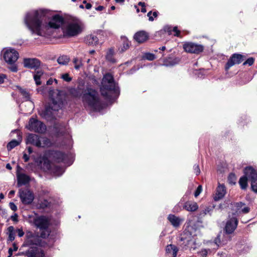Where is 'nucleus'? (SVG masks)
<instances>
[{
    "instance_id": "nucleus-1",
    "label": "nucleus",
    "mask_w": 257,
    "mask_h": 257,
    "mask_svg": "<svg viewBox=\"0 0 257 257\" xmlns=\"http://www.w3.org/2000/svg\"><path fill=\"white\" fill-rule=\"evenodd\" d=\"M51 16V12L46 9L34 10L28 12L25 18V23L31 33L42 36L45 30L58 29L64 22L63 18L59 15Z\"/></svg>"
},
{
    "instance_id": "nucleus-2",
    "label": "nucleus",
    "mask_w": 257,
    "mask_h": 257,
    "mask_svg": "<svg viewBox=\"0 0 257 257\" xmlns=\"http://www.w3.org/2000/svg\"><path fill=\"white\" fill-rule=\"evenodd\" d=\"M100 90L102 96L108 100L113 99L119 95V88L112 74L107 73L103 75Z\"/></svg>"
},
{
    "instance_id": "nucleus-3",
    "label": "nucleus",
    "mask_w": 257,
    "mask_h": 257,
    "mask_svg": "<svg viewBox=\"0 0 257 257\" xmlns=\"http://www.w3.org/2000/svg\"><path fill=\"white\" fill-rule=\"evenodd\" d=\"M50 95L52 102L48 107H46L42 113L43 117L48 120L55 118V112L61 109L64 104V96L61 91H51Z\"/></svg>"
},
{
    "instance_id": "nucleus-4",
    "label": "nucleus",
    "mask_w": 257,
    "mask_h": 257,
    "mask_svg": "<svg viewBox=\"0 0 257 257\" xmlns=\"http://www.w3.org/2000/svg\"><path fill=\"white\" fill-rule=\"evenodd\" d=\"M82 100L85 105H88L95 111H100L103 107L98 92L95 89L87 88L82 93Z\"/></svg>"
},
{
    "instance_id": "nucleus-5",
    "label": "nucleus",
    "mask_w": 257,
    "mask_h": 257,
    "mask_svg": "<svg viewBox=\"0 0 257 257\" xmlns=\"http://www.w3.org/2000/svg\"><path fill=\"white\" fill-rule=\"evenodd\" d=\"M33 223L35 225L41 230V237L46 238L50 235L49 226L50 219L46 216L41 215L33 218Z\"/></svg>"
},
{
    "instance_id": "nucleus-6",
    "label": "nucleus",
    "mask_w": 257,
    "mask_h": 257,
    "mask_svg": "<svg viewBox=\"0 0 257 257\" xmlns=\"http://www.w3.org/2000/svg\"><path fill=\"white\" fill-rule=\"evenodd\" d=\"M41 233L40 235L36 232L31 231H27L25 234V239L20 250L23 248L30 246H40L42 245Z\"/></svg>"
},
{
    "instance_id": "nucleus-7",
    "label": "nucleus",
    "mask_w": 257,
    "mask_h": 257,
    "mask_svg": "<svg viewBox=\"0 0 257 257\" xmlns=\"http://www.w3.org/2000/svg\"><path fill=\"white\" fill-rule=\"evenodd\" d=\"M82 31V24L79 21H74L68 23L63 30L64 36L74 37L78 35Z\"/></svg>"
},
{
    "instance_id": "nucleus-8",
    "label": "nucleus",
    "mask_w": 257,
    "mask_h": 257,
    "mask_svg": "<svg viewBox=\"0 0 257 257\" xmlns=\"http://www.w3.org/2000/svg\"><path fill=\"white\" fill-rule=\"evenodd\" d=\"M50 143L49 139L41 137L37 135L30 134L27 139V144H30L37 147H45Z\"/></svg>"
},
{
    "instance_id": "nucleus-9",
    "label": "nucleus",
    "mask_w": 257,
    "mask_h": 257,
    "mask_svg": "<svg viewBox=\"0 0 257 257\" xmlns=\"http://www.w3.org/2000/svg\"><path fill=\"white\" fill-rule=\"evenodd\" d=\"M27 249L24 248L22 249L20 252V255H24L27 257H43L44 253L42 249L37 247V246H27Z\"/></svg>"
},
{
    "instance_id": "nucleus-10",
    "label": "nucleus",
    "mask_w": 257,
    "mask_h": 257,
    "mask_svg": "<svg viewBox=\"0 0 257 257\" xmlns=\"http://www.w3.org/2000/svg\"><path fill=\"white\" fill-rule=\"evenodd\" d=\"M27 128L31 131L39 133H43L46 130V126L44 123L32 117L29 121Z\"/></svg>"
},
{
    "instance_id": "nucleus-11",
    "label": "nucleus",
    "mask_w": 257,
    "mask_h": 257,
    "mask_svg": "<svg viewBox=\"0 0 257 257\" xmlns=\"http://www.w3.org/2000/svg\"><path fill=\"white\" fill-rule=\"evenodd\" d=\"M19 194L22 202L25 205L31 204L34 199V194L27 189H20Z\"/></svg>"
},
{
    "instance_id": "nucleus-12",
    "label": "nucleus",
    "mask_w": 257,
    "mask_h": 257,
    "mask_svg": "<svg viewBox=\"0 0 257 257\" xmlns=\"http://www.w3.org/2000/svg\"><path fill=\"white\" fill-rule=\"evenodd\" d=\"M246 57L240 54L234 53L232 54L225 65V70L227 71L230 67L235 64H238L241 63Z\"/></svg>"
},
{
    "instance_id": "nucleus-13",
    "label": "nucleus",
    "mask_w": 257,
    "mask_h": 257,
    "mask_svg": "<svg viewBox=\"0 0 257 257\" xmlns=\"http://www.w3.org/2000/svg\"><path fill=\"white\" fill-rule=\"evenodd\" d=\"M19 57V53L14 49H8L4 54V59L8 64L15 63Z\"/></svg>"
},
{
    "instance_id": "nucleus-14",
    "label": "nucleus",
    "mask_w": 257,
    "mask_h": 257,
    "mask_svg": "<svg viewBox=\"0 0 257 257\" xmlns=\"http://www.w3.org/2000/svg\"><path fill=\"white\" fill-rule=\"evenodd\" d=\"M184 50L188 53L199 54L203 50V47L201 45L188 42L183 45Z\"/></svg>"
},
{
    "instance_id": "nucleus-15",
    "label": "nucleus",
    "mask_w": 257,
    "mask_h": 257,
    "mask_svg": "<svg viewBox=\"0 0 257 257\" xmlns=\"http://www.w3.org/2000/svg\"><path fill=\"white\" fill-rule=\"evenodd\" d=\"M238 224V220L236 216L232 215L230 217L229 215L228 219L226 221V225L224 228L225 232L227 234H231L237 227Z\"/></svg>"
},
{
    "instance_id": "nucleus-16",
    "label": "nucleus",
    "mask_w": 257,
    "mask_h": 257,
    "mask_svg": "<svg viewBox=\"0 0 257 257\" xmlns=\"http://www.w3.org/2000/svg\"><path fill=\"white\" fill-rule=\"evenodd\" d=\"M232 205H233V207L234 208V209H232L234 210V212L232 213V215L236 217L240 213L246 214L250 211V208L249 207L245 206L242 208V207L245 205V204L242 202H235L232 204Z\"/></svg>"
},
{
    "instance_id": "nucleus-17",
    "label": "nucleus",
    "mask_w": 257,
    "mask_h": 257,
    "mask_svg": "<svg viewBox=\"0 0 257 257\" xmlns=\"http://www.w3.org/2000/svg\"><path fill=\"white\" fill-rule=\"evenodd\" d=\"M36 163L45 171H50L53 165L51 164L50 160L45 156L38 158L36 160Z\"/></svg>"
},
{
    "instance_id": "nucleus-18",
    "label": "nucleus",
    "mask_w": 257,
    "mask_h": 257,
    "mask_svg": "<svg viewBox=\"0 0 257 257\" xmlns=\"http://www.w3.org/2000/svg\"><path fill=\"white\" fill-rule=\"evenodd\" d=\"M24 66L25 68L35 69L36 70L39 68L41 62L37 58H24L23 61Z\"/></svg>"
},
{
    "instance_id": "nucleus-19",
    "label": "nucleus",
    "mask_w": 257,
    "mask_h": 257,
    "mask_svg": "<svg viewBox=\"0 0 257 257\" xmlns=\"http://www.w3.org/2000/svg\"><path fill=\"white\" fill-rule=\"evenodd\" d=\"M22 169L20 166L19 165L17 166V177L18 179V185L19 186L26 185L30 181V178L28 175L19 172V170Z\"/></svg>"
},
{
    "instance_id": "nucleus-20",
    "label": "nucleus",
    "mask_w": 257,
    "mask_h": 257,
    "mask_svg": "<svg viewBox=\"0 0 257 257\" xmlns=\"http://www.w3.org/2000/svg\"><path fill=\"white\" fill-rule=\"evenodd\" d=\"M52 155L53 160L57 163H65L67 158V155L60 151H54Z\"/></svg>"
},
{
    "instance_id": "nucleus-21",
    "label": "nucleus",
    "mask_w": 257,
    "mask_h": 257,
    "mask_svg": "<svg viewBox=\"0 0 257 257\" xmlns=\"http://www.w3.org/2000/svg\"><path fill=\"white\" fill-rule=\"evenodd\" d=\"M226 193L225 187L224 185L219 184L217 189L216 192L214 197L215 201H218L222 198Z\"/></svg>"
},
{
    "instance_id": "nucleus-22",
    "label": "nucleus",
    "mask_w": 257,
    "mask_h": 257,
    "mask_svg": "<svg viewBox=\"0 0 257 257\" xmlns=\"http://www.w3.org/2000/svg\"><path fill=\"white\" fill-rule=\"evenodd\" d=\"M134 38L138 43H142L148 39V35L145 31H140L135 34Z\"/></svg>"
},
{
    "instance_id": "nucleus-23",
    "label": "nucleus",
    "mask_w": 257,
    "mask_h": 257,
    "mask_svg": "<svg viewBox=\"0 0 257 257\" xmlns=\"http://www.w3.org/2000/svg\"><path fill=\"white\" fill-rule=\"evenodd\" d=\"M244 176L250 180L257 177V173L255 170L251 167H246L244 170Z\"/></svg>"
},
{
    "instance_id": "nucleus-24",
    "label": "nucleus",
    "mask_w": 257,
    "mask_h": 257,
    "mask_svg": "<svg viewBox=\"0 0 257 257\" xmlns=\"http://www.w3.org/2000/svg\"><path fill=\"white\" fill-rule=\"evenodd\" d=\"M17 133V135L21 137L20 133L19 131L18 130H14L12 131V133ZM20 140H13L10 142H9L7 145V149L9 151L12 150L13 149H14L16 146H18L20 142H21V138H20Z\"/></svg>"
},
{
    "instance_id": "nucleus-25",
    "label": "nucleus",
    "mask_w": 257,
    "mask_h": 257,
    "mask_svg": "<svg viewBox=\"0 0 257 257\" xmlns=\"http://www.w3.org/2000/svg\"><path fill=\"white\" fill-rule=\"evenodd\" d=\"M168 219L171 224L175 227H178L183 221V220L174 214H169L168 216Z\"/></svg>"
},
{
    "instance_id": "nucleus-26",
    "label": "nucleus",
    "mask_w": 257,
    "mask_h": 257,
    "mask_svg": "<svg viewBox=\"0 0 257 257\" xmlns=\"http://www.w3.org/2000/svg\"><path fill=\"white\" fill-rule=\"evenodd\" d=\"M85 41L88 45L96 46L98 44V38L94 34H91L85 37Z\"/></svg>"
},
{
    "instance_id": "nucleus-27",
    "label": "nucleus",
    "mask_w": 257,
    "mask_h": 257,
    "mask_svg": "<svg viewBox=\"0 0 257 257\" xmlns=\"http://www.w3.org/2000/svg\"><path fill=\"white\" fill-rule=\"evenodd\" d=\"M33 78L35 81V83L37 85H40L42 84V82L40 80L41 78L43 77L44 75V71L39 69V68L35 71L33 72Z\"/></svg>"
},
{
    "instance_id": "nucleus-28",
    "label": "nucleus",
    "mask_w": 257,
    "mask_h": 257,
    "mask_svg": "<svg viewBox=\"0 0 257 257\" xmlns=\"http://www.w3.org/2000/svg\"><path fill=\"white\" fill-rule=\"evenodd\" d=\"M183 208L188 211H195L198 208L197 203L195 202L188 201L185 203Z\"/></svg>"
},
{
    "instance_id": "nucleus-29",
    "label": "nucleus",
    "mask_w": 257,
    "mask_h": 257,
    "mask_svg": "<svg viewBox=\"0 0 257 257\" xmlns=\"http://www.w3.org/2000/svg\"><path fill=\"white\" fill-rule=\"evenodd\" d=\"M191 237H184L183 236H181L179 238V243L180 245L183 248L186 249V247L188 246L191 241Z\"/></svg>"
},
{
    "instance_id": "nucleus-30",
    "label": "nucleus",
    "mask_w": 257,
    "mask_h": 257,
    "mask_svg": "<svg viewBox=\"0 0 257 257\" xmlns=\"http://www.w3.org/2000/svg\"><path fill=\"white\" fill-rule=\"evenodd\" d=\"M166 251L167 253H171L172 251L173 257H176L178 249L175 245L169 244L166 247Z\"/></svg>"
},
{
    "instance_id": "nucleus-31",
    "label": "nucleus",
    "mask_w": 257,
    "mask_h": 257,
    "mask_svg": "<svg viewBox=\"0 0 257 257\" xmlns=\"http://www.w3.org/2000/svg\"><path fill=\"white\" fill-rule=\"evenodd\" d=\"M121 39L123 41V43L119 49V50L120 52H123L129 48L131 42L125 37L121 38Z\"/></svg>"
},
{
    "instance_id": "nucleus-32",
    "label": "nucleus",
    "mask_w": 257,
    "mask_h": 257,
    "mask_svg": "<svg viewBox=\"0 0 257 257\" xmlns=\"http://www.w3.org/2000/svg\"><path fill=\"white\" fill-rule=\"evenodd\" d=\"M50 172L59 176H61L64 173V170L62 168L58 166L53 165Z\"/></svg>"
},
{
    "instance_id": "nucleus-33",
    "label": "nucleus",
    "mask_w": 257,
    "mask_h": 257,
    "mask_svg": "<svg viewBox=\"0 0 257 257\" xmlns=\"http://www.w3.org/2000/svg\"><path fill=\"white\" fill-rule=\"evenodd\" d=\"M8 234V240L13 241L15 238V233L14 227L13 226H10L7 228Z\"/></svg>"
},
{
    "instance_id": "nucleus-34",
    "label": "nucleus",
    "mask_w": 257,
    "mask_h": 257,
    "mask_svg": "<svg viewBox=\"0 0 257 257\" xmlns=\"http://www.w3.org/2000/svg\"><path fill=\"white\" fill-rule=\"evenodd\" d=\"M70 60L69 57L67 55H62L57 59L58 63L60 65H66Z\"/></svg>"
},
{
    "instance_id": "nucleus-35",
    "label": "nucleus",
    "mask_w": 257,
    "mask_h": 257,
    "mask_svg": "<svg viewBox=\"0 0 257 257\" xmlns=\"http://www.w3.org/2000/svg\"><path fill=\"white\" fill-rule=\"evenodd\" d=\"M247 180L246 176L241 177L239 180V184L241 189L245 190L247 186Z\"/></svg>"
},
{
    "instance_id": "nucleus-36",
    "label": "nucleus",
    "mask_w": 257,
    "mask_h": 257,
    "mask_svg": "<svg viewBox=\"0 0 257 257\" xmlns=\"http://www.w3.org/2000/svg\"><path fill=\"white\" fill-rule=\"evenodd\" d=\"M50 206V202H49L47 200H43L41 201L38 204V208L39 209H45L46 208L49 207Z\"/></svg>"
},
{
    "instance_id": "nucleus-37",
    "label": "nucleus",
    "mask_w": 257,
    "mask_h": 257,
    "mask_svg": "<svg viewBox=\"0 0 257 257\" xmlns=\"http://www.w3.org/2000/svg\"><path fill=\"white\" fill-rule=\"evenodd\" d=\"M20 92L21 94L23 95L24 98H25L26 100H29L30 99V93L25 89H23L21 87L19 88Z\"/></svg>"
},
{
    "instance_id": "nucleus-38",
    "label": "nucleus",
    "mask_w": 257,
    "mask_h": 257,
    "mask_svg": "<svg viewBox=\"0 0 257 257\" xmlns=\"http://www.w3.org/2000/svg\"><path fill=\"white\" fill-rule=\"evenodd\" d=\"M173 28L171 26H166L164 27L163 29L159 32V33L163 34L164 33H167L169 35L172 34L173 32Z\"/></svg>"
},
{
    "instance_id": "nucleus-39",
    "label": "nucleus",
    "mask_w": 257,
    "mask_h": 257,
    "mask_svg": "<svg viewBox=\"0 0 257 257\" xmlns=\"http://www.w3.org/2000/svg\"><path fill=\"white\" fill-rule=\"evenodd\" d=\"M73 63L74 64V68L76 70H79L82 66V61L77 58H74L73 60Z\"/></svg>"
},
{
    "instance_id": "nucleus-40",
    "label": "nucleus",
    "mask_w": 257,
    "mask_h": 257,
    "mask_svg": "<svg viewBox=\"0 0 257 257\" xmlns=\"http://www.w3.org/2000/svg\"><path fill=\"white\" fill-rule=\"evenodd\" d=\"M250 181H251V187L252 190L254 192L257 193V177Z\"/></svg>"
},
{
    "instance_id": "nucleus-41",
    "label": "nucleus",
    "mask_w": 257,
    "mask_h": 257,
    "mask_svg": "<svg viewBox=\"0 0 257 257\" xmlns=\"http://www.w3.org/2000/svg\"><path fill=\"white\" fill-rule=\"evenodd\" d=\"M236 179L235 175L233 173H230L228 177V181L230 184H235Z\"/></svg>"
},
{
    "instance_id": "nucleus-42",
    "label": "nucleus",
    "mask_w": 257,
    "mask_h": 257,
    "mask_svg": "<svg viewBox=\"0 0 257 257\" xmlns=\"http://www.w3.org/2000/svg\"><path fill=\"white\" fill-rule=\"evenodd\" d=\"M144 58L147 60H148L150 61H152V60H154L156 58V57H155V55L153 54H152L150 53H147L145 54V55L144 56Z\"/></svg>"
},
{
    "instance_id": "nucleus-43",
    "label": "nucleus",
    "mask_w": 257,
    "mask_h": 257,
    "mask_svg": "<svg viewBox=\"0 0 257 257\" xmlns=\"http://www.w3.org/2000/svg\"><path fill=\"white\" fill-rule=\"evenodd\" d=\"M211 250L210 249H202L198 253L200 254L202 257H206L208 253Z\"/></svg>"
},
{
    "instance_id": "nucleus-44",
    "label": "nucleus",
    "mask_w": 257,
    "mask_h": 257,
    "mask_svg": "<svg viewBox=\"0 0 257 257\" xmlns=\"http://www.w3.org/2000/svg\"><path fill=\"white\" fill-rule=\"evenodd\" d=\"M254 59L253 57H250L243 62V65H248V66H251L254 63Z\"/></svg>"
},
{
    "instance_id": "nucleus-45",
    "label": "nucleus",
    "mask_w": 257,
    "mask_h": 257,
    "mask_svg": "<svg viewBox=\"0 0 257 257\" xmlns=\"http://www.w3.org/2000/svg\"><path fill=\"white\" fill-rule=\"evenodd\" d=\"M61 78L66 82H70L72 80V78L69 76L68 73H65L62 75Z\"/></svg>"
},
{
    "instance_id": "nucleus-46",
    "label": "nucleus",
    "mask_w": 257,
    "mask_h": 257,
    "mask_svg": "<svg viewBox=\"0 0 257 257\" xmlns=\"http://www.w3.org/2000/svg\"><path fill=\"white\" fill-rule=\"evenodd\" d=\"M202 191V186L201 185H199L195 191L194 196L195 197H197L199 195Z\"/></svg>"
},
{
    "instance_id": "nucleus-47",
    "label": "nucleus",
    "mask_w": 257,
    "mask_h": 257,
    "mask_svg": "<svg viewBox=\"0 0 257 257\" xmlns=\"http://www.w3.org/2000/svg\"><path fill=\"white\" fill-rule=\"evenodd\" d=\"M193 169L194 170V172L196 175H198L200 173V170L199 168V166L197 164H195L193 167Z\"/></svg>"
},
{
    "instance_id": "nucleus-48",
    "label": "nucleus",
    "mask_w": 257,
    "mask_h": 257,
    "mask_svg": "<svg viewBox=\"0 0 257 257\" xmlns=\"http://www.w3.org/2000/svg\"><path fill=\"white\" fill-rule=\"evenodd\" d=\"M18 248L17 245L15 243H13V248H10L9 249V253L10 254V255H12L13 251L17 250Z\"/></svg>"
},
{
    "instance_id": "nucleus-49",
    "label": "nucleus",
    "mask_w": 257,
    "mask_h": 257,
    "mask_svg": "<svg viewBox=\"0 0 257 257\" xmlns=\"http://www.w3.org/2000/svg\"><path fill=\"white\" fill-rule=\"evenodd\" d=\"M11 66L9 67V69L11 71L13 72H16L18 71V67L17 65L14 63L13 64H10Z\"/></svg>"
},
{
    "instance_id": "nucleus-50",
    "label": "nucleus",
    "mask_w": 257,
    "mask_h": 257,
    "mask_svg": "<svg viewBox=\"0 0 257 257\" xmlns=\"http://www.w3.org/2000/svg\"><path fill=\"white\" fill-rule=\"evenodd\" d=\"M16 232L18 233V235L20 237H22L25 234L22 228H19L17 229Z\"/></svg>"
},
{
    "instance_id": "nucleus-51",
    "label": "nucleus",
    "mask_w": 257,
    "mask_h": 257,
    "mask_svg": "<svg viewBox=\"0 0 257 257\" xmlns=\"http://www.w3.org/2000/svg\"><path fill=\"white\" fill-rule=\"evenodd\" d=\"M173 31L175 32L174 36L179 37L180 35V31L178 30L177 27H174L173 28Z\"/></svg>"
},
{
    "instance_id": "nucleus-52",
    "label": "nucleus",
    "mask_w": 257,
    "mask_h": 257,
    "mask_svg": "<svg viewBox=\"0 0 257 257\" xmlns=\"http://www.w3.org/2000/svg\"><path fill=\"white\" fill-rule=\"evenodd\" d=\"M9 206L10 208L13 211H16L17 210V206L13 202H10L9 203Z\"/></svg>"
},
{
    "instance_id": "nucleus-53",
    "label": "nucleus",
    "mask_w": 257,
    "mask_h": 257,
    "mask_svg": "<svg viewBox=\"0 0 257 257\" xmlns=\"http://www.w3.org/2000/svg\"><path fill=\"white\" fill-rule=\"evenodd\" d=\"M6 75L3 74H0V84L4 82L5 79L6 78Z\"/></svg>"
},
{
    "instance_id": "nucleus-54",
    "label": "nucleus",
    "mask_w": 257,
    "mask_h": 257,
    "mask_svg": "<svg viewBox=\"0 0 257 257\" xmlns=\"http://www.w3.org/2000/svg\"><path fill=\"white\" fill-rule=\"evenodd\" d=\"M18 216L17 214L15 213V214H14V215L11 216V218L13 221L18 222Z\"/></svg>"
},
{
    "instance_id": "nucleus-55",
    "label": "nucleus",
    "mask_w": 257,
    "mask_h": 257,
    "mask_svg": "<svg viewBox=\"0 0 257 257\" xmlns=\"http://www.w3.org/2000/svg\"><path fill=\"white\" fill-rule=\"evenodd\" d=\"M210 209L209 208H207L206 209H205L204 210H203L200 213V215H203L204 216L205 215H206L207 213H209V211H210Z\"/></svg>"
},
{
    "instance_id": "nucleus-56",
    "label": "nucleus",
    "mask_w": 257,
    "mask_h": 257,
    "mask_svg": "<svg viewBox=\"0 0 257 257\" xmlns=\"http://www.w3.org/2000/svg\"><path fill=\"white\" fill-rule=\"evenodd\" d=\"M212 246H213V249L214 250H216L218 248L219 245L218 244L217 242V239H215V241L213 242L212 244Z\"/></svg>"
},
{
    "instance_id": "nucleus-57",
    "label": "nucleus",
    "mask_w": 257,
    "mask_h": 257,
    "mask_svg": "<svg viewBox=\"0 0 257 257\" xmlns=\"http://www.w3.org/2000/svg\"><path fill=\"white\" fill-rule=\"evenodd\" d=\"M152 11H150L147 14V16L149 17V20L150 21H153L154 20V18L152 16Z\"/></svg>"
},
{
    "instance_id": "nucleus-58",
    "label": "nucleus",
    "mask_w": 257,
    "mask_h": 257,
    "mask_svg": "<svg viewBox=\"0 0 257 257\" xmlns=\"http://www.w3.org/2000/svg\"><path fill=\"white\" fill-rule=\"evenodd\" d=\"M23 159L25 162H27L29 160V157L26 153H24L23 155Z\"/></svg>"
},
{
    "instance_id": "nucleus-59",
    "label": "nucleus",
    "mask_w": 257,
    "mask_h": 257,
    "mask_svg": "<svg viewBox=\"0 0 257 257\" xmlns=\"http://www.w3.org/2000/svg\"><path fill=\"white\" fill-rule=\"evenodd\" d=\"M104 9V7L102 6H99L95 8V10L98 11H101Z\"/></svg>"
},
{
    "instance_id": "nucleus-60",
    "label": "nucleus",
    "mask_w": 257,
    "mask_h": 257,
    "mask_svg": "<svg viewBox=\"0 0 257 257\" xmlns=\"http://www.w3.org/2000/svg\"><path fill=\"white\" fill-rule=\"evenodd\" d=\"M53 80L52 78H50L47 81V85H51L53 83Z\"/></svg>"
},
{
    "instance_id": "nucleus-61",
    "label": "nucleus",
    "mask_w": 257,
    "mask_h": 257,
    "mask_svg": "<svg viewBox=\"0 0 257 257\" xmlns=\"http://www.w3.org/2000/svg\"><path fill=\"white\" fill-rule=\"evenodd\" d=\"M92 7V5L90 3H87L85 6V8L86 9L89 10Z\"/></svg>"
},
{
    "instance_id": "nucleus-62",
    "label": "nucleus",
    "mask_w": 257,
    "mask_h": 257,
    "mask_svg": "<svg viewBox=\"0 0 257 257\" xmlns=\"http://www.w3.org/2000/svg\"><path fill=\"white\" fill-rule=\"evenodd\" d=\"M112 54L111 51H110L109 53L106 56V58L109 60H110V57L111 56Z\"/></svg>"
},
{
    "instance_id": "nucleus-63",
    "label": "nucleus",
    "mask_w": 257,
    "mask_h": 257,
    "mask_svg": "<svg viewBox=\"0 0 257 257\" xmlns=\"http://www.w3.org/2000/svg\"><path fill=\"white\" fill-rule=\"evenodd\" d=\"M138 5L140 6H141L142 7H145V3H144V2H139Z\"/></svg>"
},
{
    "instance_id": "nucleus-64",
    "label": "nucleus",
    "mask_w": 257,
    "mask_h": 257,
    "mask_svg": "<svg viewBox=\"0 0 257 257\" xmlns=\"http://www.w3.org/2000/svg\"><path fill=\"white\" fill-rule=\"evenodd\" d=\"M28 151L29 154H31L33 152V149L31 147H29L28 148Z\"/></svg>"
}]
</instances>
